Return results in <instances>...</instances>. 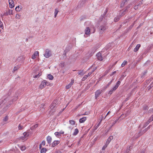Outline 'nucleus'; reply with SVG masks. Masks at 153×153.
<instances>
[{
  "instance_id": "58",
  "label": "nucleus",
  "mask_w": 153,
  "mask_h": 153,
  "mask_svg": "<svg viewBox=\"0 0 153 153\" xmlns=\"http://www.w3.org/2000/svg\"><path fill=\"white\" fill-rule=\"evenodd\" d=\"M55 153H62L59 151H57L55 152Z\"/></svg>"
},
{
  "instance_id": "49",
  "label": "nucleus",
  "mask_w": 153,
  "mask_h": 153,
  "mask_svg": "<svg viewBox=\"0 0 153 153\" xmlns=\"http://www.w3.org/2000/svg\"><path fill=\"white\" fill-rule=\"evenodd\" d=\"M107 11H108V10H107V9H106L105 10V12H104V15H105V14H106V13H107Z\"/></svg>"
},
{
  "instance_id": "39",
  "label": "nucleus",
  "mask_w": 153,
  "mask_h": 153,
  "mask_svg": "<svg viewBox=\"0 0 153 153\" xmlns=\"http://www.w3.org/2000/svg\"><path fill=\"white\" fill-rule=\"evenodd\" d=\"M88 77V76L86 75H85L82 79V81H84Z\"/></svg>"
},
{
  "instance_id": "20",
  "label": "nucleus",
  "mask_w": 153,
  "mask_h": 153,
  "mask_svg": "<svg viewBox=\"0 0 153 153\" xmlns=\"http://www.w3.org/2000/svg\"><path fill=\"white\" fill-rule=\"evenodd\" d=\"M140 44H137L136 45V47L134 49V51L135 52H136L138 50H139V48H140Z\"/></svg>"
},
{
  "instance_id": "44",
  "label": "nucleus",
  "mask_w": 153,
  "mask_h": 153,
  "mask_svg": "<svg viewBox=\"0 0 153 153\" xmlns=\"http://www.w3.org/2000/svg\"><path fill=\"white\" fill-rule=\"evenodd\" d=\"M38 126V124H36L35 125H34L33 126V127L34 128H36Z\"/></svg>"
},
{
  "instance_id": "48",
  "label": "nucleus",
  "mask_w": 153,
  "mask_h": 153,
  "mask_svg": "<svg viewBox=\"0 0 153 153\" xmlns=\"http://www.w3.org/2000/svg\"><path fill=\"white\" fill-rule=\"evenodd\" d=\"M103 17L102 16H101L99 20L100 21H102V20Z\"/></svg>"
},
{
  "instance_id": "28",
  "label": "nucleus",
  "mask_w": 153,
  "mask_h": 153,
  "mask_svg": "<svg viewBox=\"0 0 153 153\" xmlns=\"http://www.w3.org/2000/svg\"><path fill=\"white\" fill-rule=\"evenodd\" d=\"M114 79H112L106 85V86L104 87V88L106 89L111 84L112 81L114 80Z\"/></svg>"
},
{
  "instance_id": "25",
  "label": "nucleus",
  "mask_w": 153,
  "mask_h": 153,
  "mask_svg": "<svg viewBox=\"0 0 153 153\" xmlns=\"http://www.w3.org/2000/svg\"><path fill=\"white\" fill-rule=\"evenodd\" d=\"M78 132H79L78 129L77 128H76L75 129L74 131V132L73 135L74 136L76 135H77L78 134Z\"/></svg>"
},
{
  "instance_id": "34",
  "label": "nucleus",
  "mask_w": 153,
  "mask_h": 153,
  "mask_svg": "<svg viewBox=\"0 0 153 153\" xmlns=\"http://www.w3.org/2000/svg\"><path fill=\"white\" fill-rule=\"evenodd\" d=\"M20 148L22 151H24L26 149V147L25 146H20Z\"/></svg>"
},
{
  "instance_id": "64",
  "label": "nucleus",
  "mask_w": 153,
  "mask_h": 153,
  "mask_svg": "<svg viewBox=\"0 0 153 153\" xmlns=\"http://www.w3.org/2000/svg\"><path fill=\"white\" fill-rule=\"evenodd\" d=\"M102 117H103V119H104V117H103V116H102Z\"/></svg>"
},
{
  "instance_id": "29",
  "label": "nucleus",
  "mask_w": 153,
  "mask_h": 153,
  "mask_svg": "<svg viewBox=\"0 0 153 153\" xmlns=\"http://www.w3.org/2000/svg\"><path fill=\"white\" fill-rule=\"evenodd\" d=\"M47 151L46 149L45 148H42L40 151L41 153H45Z\"/></svg>"
},
{
  "instance_id": "24",
  "label": "nucleus",
  "mask_w": 153,
  "mask_h": 153,
  "mask_svg": "<svg viewBox=\"0 0 153 153\" xmlns=\"http://www.w3.org/2000/svg\"><path fill=\"white\" fill-rule=\"evenodd\" d=\"M7 120H8L7 116H5L4 117V118L3 119V125L6 124V122Z\"/></svg>"
},
{
  "instance_id": "31",
  "label": "nucleus",
  "mask_w": 153,
  "mask_h": 153,
  "mask_svg": "<svg viewBox=\"0 0 153 153\" xmlns=\"http://www.w3.org/2000/svg\"><path fill=\"white\" fill-rule=\"evenodd\" d=\"M120 19V16H117L114 19V21L115 22H117Z\"/></svg>"
},
{
  "instance_id": "46",
  "label": "nucleus",
  "mask_w": 153,
  "mask_h": 153,
  "mask_svg": "<svg viewBox=\"0 0 153 153\" xmlns=\"http://www.w3.org/2000/svg\"><path fill=\"white\" fill-rule=\"evenodd\" d=\"M115 147L116 149H117L119 147V146L118 144H116L115 146Z\"/></svg>"
},
{
  "instance_id": "63",
  "label": "nucleus",
  "mask_w": 153,
  "mask_h": 153,
  "mask_svg": "<svg viewBox=\"0 0 153 153\" xmlns=\"http://www.w3.org/2000/svg\"><path fill=\"white\" fill-rule=\"evenodd\" d=\"M152 119H153V115L152 116Z\"/></svg>"
},
{
  "instance_id": "41",
  "label": "nucleus",
  "mask_w": 153,
  "mask_h": 153,
  "mask_svg": "<svg viewBox=\"0 0 153 153\" xmlns=\"http://www.w3.org/2000/svg\"><path fill=\"white\" fill-rule=\"evenodd\" d=\"M153 120L152 118H151L149 120L147 121V124H149V123Z\"/></svg>"
},
{
  "instance_id": "54",
  "label": "nucleus",
  "mask_w": 153,
  "mask_h": 153,
  "mask_svg": "<svg viewBox=\"0 0 153 153\" xmlns=\"http://www.w3.org/2000/svg\"><path fill=\"white\" fill-rule=\"evenodd\" d=\"M147 108V106L145 105L144 107H143V108L144 109H146Z\"/></svg>"
},
{
  "instance_id": "5",
  "label": "nucleus",
  "mask_w": 153,
  "mask_h": 153,
  "mask_svg": "<svg viewBox=\"0 0 153 153\" xmlns=\"http://www.w3.org/2000/svg\"><path fill=\"white\" fill-rule=\"evenodd\" d=\"M48 83L46 80H44L41 82V84L39 86V88L40 89H42L43 88L45 87L46 85H48L47 84Z\"/></svg>"
},
{
  "instance_id": "33",
  "label": "nucleus",
  "mask_w": 153,
  "mask_h": 153,
  "mask_svg": "<svg viewBox=\"0 0 153 153\" xmlns=\"http://www.w3.org/2000/svg\"><path fill=\"white\" fill-rule=\"evenodd\" d=\"M127 63V62L126 61H124L121 64V66L123 67Z\"/></svg>"
},
{
  "instance_id": "37",
  "label": "nucleus",
  "mask_w": 153,
  "mask_h": 153,
  "mask_svg": "<svg viewBox=\"0 0 153 153\" xmlns=\"http://www.w3.org/2000/svg\"><path fill=\"white\" fill-rule=\"evenodd\" d=\"M70 123L72 125H74L75 124V122L74 120H70L69 121Z\"/></svg>"
},
{
  "instance_id": "21",
  "label": "nucleus",
  "mask_w": 153,
  "mask_h": 153,
  "mask_svg": "<svg viewBox=\"0 0 153 153\" xmlns=\"http://www.w3.org/2000/svg\"><path fill=\"white\" fill-rule=\"evenodd\" d=\"M86 120V117H83L79 119V122L80 123H83Z\"/></svg>"
},
{
  "instance_id": "50",
  "label": "nucleus",
  "mask_w": 153,
  "mask_h": 153,
  "mask_svg": "<svg viewBox=\"0 0 153 153\" xmlns=\"http://www.w3.org/2000/svg\"><path fill=\"white\" fill-rule=\"evenodd\" d=\"M68 51V50L67 49H66L65 50L64 52L67 53V52Z\"/></svg>"
},
{
  "instance_id": "56",
  "label": "nucleus",
  "mask_w": 153,
  "mask_h": 153,
  "mask_svg": "<svg viewBox=\"0 0 153 153\" xmlns=\"http://www.w3.org/2000/svg\"><path fill=\"white\" fill-rule=\"evenodd\" d=\"M145 151L144 150H143L142 151H141L140 153H145Z\"/></svg>"
},
{
  "instance_id": "3",
  "label": "nucleus",
  "mask_w": 153,
  "mask_h": 153,
  "mask_svg": "<svg viewBox=\"0 0 153 153\" xmlns=\"http://www.w3.org/2000/svg\"><path fill=\"white\" fill-rule=\"evenodd\" d=\"M56 104L55 103H52L50 106V114H53V113L55 112L56 110Z\"/></svg>"
},
{
  "instance_id": "38",
  "label": "nucleus",
  "mask_w": 153,
  "mask_h": 153,
  "mask_svg": "<svg viewBox=\"0 0 153 153\" xmlns=\"http://www.w3.org/2000/svg\"><path fill=\"white\" fill-rule=\"evenodd\" d=\"M108 145V144L106 143L102 148V150H104L107 147Z\"/></svg>"
},
{
  "instance_id": "22",
  "label": "nucleus",
  "mask_w": 153,
  "mask_h": 153,
  "mask_svg": "<svg viewBox=\"0 0 153 153\" xmlns=\"http://www.w3.org/2000/svg\"><path fill=\"white\" fill-rule=\"evenodd\" d=\"M22 7L21 6H18L15 8V10L17 11H20L22 9Z\"/></svg>"
},
{
  "instance_id": "8",
  "label": "nucleus",
  "mask_w": 153,
  "mask_h": 153,
  "mask_svg": "<svg viewBox=\"0 0 153 153\" xmlns=\"http://www.w3.org/2000/svg\"><path fill=\"white\" fill-rule=\"evenodd\" d=\"M23 136L21 137V138L22 140H24L26 139L29 135V133L27 132H24L23 133Z\"/></svg>"
},
{
  "instance_id": "35",
  "label": "nucleus",
  "mask_w": 153,
  "mask_h": 153,
  "mask_svg": "<svg viewBox=\"0 0 153 153\" xmlns=\"http://www.w3.org/2000/svg\"><path fill=\"white\" fill-rule=\"evenodd\" d=\"M41 75V73H39L38 74L36 75H35L34 76H33V77L34 78H37L39 77Z\"/></svg>"
},
{
  "instance_id": "45",
  "label": "nucleus",
  "mask_w": 153,
  "mask_h": 153,
  "mask_svg": "<svg viewBox=\"0 0 153 153\" xmlns=\"http://www.w3.org/2000/svg\"><path fill=\"white\" fill-rule=\"evenodd\" d=\"M134 8L135 10H137L138 9V7L137 5H136L134 7Z\"/></svg>"
},
{
  "instance_id": "60",
  "label": "nucleus",
  "mask_w": 153,
  "mask_h": 153,
  "mask_svg": "<svg viewBox=\"0 0 153 153\" xmlns=\"http://www.w3.org/2000/svg\"><path fill=\"white\" fill-rule=\"evenodd\" d=\"M87 114H86V112H85L84 114H83L82 115H86Z\"/></svg>"
},
{
  "instance_id": "32",
  "label": "nucleus",
  "mask_w": 153,
  "mask_h": 153,
  "mask_svg": "<svg viewBox=\"0 0 153 153\" xmlns=\"http://www.w3.org/2000/svg\"><path fill=\"white\" fill-rule=\"evenodd\" d=\"M19 68V67L18 65L14 67L13 68V71L14 72L15 71H17Z\"/></svg>"
},
{
  "instance_id": "17",
  "label": "nucleus",
  "mask_w": 153,
  "mask_h": 153,
  "mask_svg": "<svg viewBox=\"0 0 153 153\" xmlns=\"http://www.w3.org/2000/svg\"><path fill=\"white\" fill-rule=\"evenodd\" d=\"M150 125L149 126H148L147 128L145 129H144L142 132H140V135L139 136H140V135H142V134H143L145 132H146L149 128H150Z\"/></svg>"
},
{
  "instance_id": "2",
  "label": "nucleus",
  "mask_w": 153,
  "mask_h": 153,
  "mask_svg": "<svg viewBox=\"0 0 153 153\" xmlns=\"http://www.w3.org/2000/svg\"><path fill=\"white\" fill-rule=\"evenodd\" d=\"M120 82L118 81L115 85L113 88L111 90L109 91L108 94H112L113 92L116 89L118 88L119 85H120Z\"/></svg>"
},
{
  "instance_id": "62",
  "label": "nucleus",
  "mask_w": 153,
  "mask_h": 153,
  "mask_svg": "<svg viewBox=\"0 0 153 153\" xmlns=\"http://www.w3.org/2000/svg\"><path fill=\"white\" fill-rule=\"evenodd\" d=\"M94 71V70H93L91 72H93Z\"/></svg>"
},
{
  "instance_id": "42",
  "label": "nucleus",
  "mask_w": 153,
  "mask_h": 153,
  "mask_svg": "<svg viewBox=\"0 0 153 153\" xmlns=\"http://www.w3.org/2000/svg\"><path fill=\"white\" fill-rule=\"evenodd\" d=\"M142 2L141 1H140L139 2V4H138L137 5V7H138V8L140 7L141 5L142 4Z\"/></svg>"
},
{
  "instance_id": "40",
  "label": "nucleus",
  "mask_w": 153,
  "mask_h": 153,
  "mask_svg": "<svg viewBox=\"0 0 153 153\" xmlns=\"http://www.w3.org/2000/svg\"><path fill=\"white\" fill-rule=\"evenodd\" d=\"M45 141L44 140H43L42 141L41 144L40 145V147H41V145H42L43 146L45 145Z\"/></svg>"
},
{
  "instance_id": "6",
  "label": "nucleus",
  "mask_w": 153,
  "mask_h": 153,
  "mask_svg": "<svg viewBox=\"0 0 153 153\" xmlns=\"http://www.w3.org/2000/svg\"><path fill=\"white\" fill-rule=\"evenodd\" d=\"M106 28V26L105 25L100 26L99 28L100 33H102L103 32H104Z\"/></svg>"
},
{
  "instance_id": "23",
  "label": "nucleus",
  "mask_w": 153,
  "mask_h": 153,
  "mask_svg": "<svg viewBox=\"0 0 153 153\" xmlns=\"http://www.w3.org/2000/svg\"><path fill=\"white\" fill-rule=\"evenodd\" d=\"M103 120V117H102V118H101V119L100 121V122H99V123L97 125V126H96L95 127V128H94V130H96L98 128V127H99V126H100V124H101V121H102V120Z\"/></svg>"
},
{
  "instance_id": "43",
  "label": "nucleus",
  "mask_w": 153,
  "mask_h": 153,
  "mask_svg": "<svg viewBox=\"0 0 153 153\" xmlns=\"http://www.w3.org/2000/svg\"><path fill=\"white\" fill-rule=\"evenodd\" d=\"M23 126L21 125L20 124L19 125L18 128L19 130L22 129L23 128Z\"/></svg>"
},
{
  "instance_id": "13",
  "label": "nucleus",
  "mask_w": 153,
  "mask_h": 153,
  "mask_svg": "<svg viewBox=\"0 0 153 153\" xmlns=\"http://www.w3.org/2000/svg\"><path fill=\"white\" fill-rule=\"evenodd\" d=\"M74 82V80H72L71 82H70V83L66 86V88L67 89H68L69 88L71 87V85H73Z\"/></svg>"
},
{
  "instance_id": "53",
  "label": "nucleus",
  "mask_w": 153,
  "mask_h": 153,
  "mask_svg": "<svg viewBox=\"0 0 153 153\" xmlns=\"http://www.w3.org/2000/svg\"><path fill=\"white\" fill-rule=\"evenodd\" d=\"M148 124H147V122H146V124H145V125L143 127V128H144L146 127Z\"/></svg>"
},
{
  "instance_id": "27",
  "label": "nucleus",
  "mask_w": 153,
  "mask_h": 153,
  "mask_svg": "<svg viewBox=\"0 0 153 153\" xmlns=\"http://www.w3.org/2000/svg\"><path fill=\"white\" fill-rule=\"evenodd\" d=\"M59 12L57 8H56L55 9L54 11V17L56 18V16L57 14Z\"/></svg>"
},
{
  "instance_id": "59",
  "label": "nucleus",
  "mask_w": 153,
  "mask_h": 153,
  "mask_svg": "<svg viewBox=\"0 0 153 153\" xmlns=\"http://www.w3.org/2000/svg\"><path fill=\"white\" fill-rule=\"evenodd\" d=\"M151 85H152V86H153V82L152 83Z\"/></svg>"
},
{
  "instance_id": "15",
  "label": "nucleus",
  "mask_w": 153,
  "mask_h": 153,
  "mask_svg": "<svg viewBox=\"0 0 153 153\" xmlns=\"http://www.w3.org/2000/svg\"><path fill=\"white\" fill-rule=\"evenodd\" d=\"M97 59L100 61H101L102 59V57L101 56V54L100 53H99L97 54Z\"/></svg>"
},
{
  "instance_id": "47",
  "label": "nucleus",
  "mask_w": 153,
  "mask_h": 153,
  "mask_svg": "<svg viewBox=\"0 0 153 153\" xmlns=\"http://www.w3.org/2000/svg\"><path fill=\"white\" fill-rule=\"evenodd\" d=\"M110 113V111H109L108 113H107V114H106V116H105V117H104V119H105L106 117Z\"/></svg>"
},
{
  "instance_id": "30",
  "label": "nucleus",
  "mask_w": 153,
  "mask_h": 153,
  "mask_svg": "<svg viewBox=\"0 0 153 153\" xmlns=\"http://www.w3.org/2000/svg\"><path fill=\"white\" fill-rule=\"evenodd\" d=\"M48 77L50 80H52L53 78V76L50 74L48 75Z\"/></svg>"
},
{
  "instance_id": "51",
  "label": "nucleus",
  "mask_w": 153,
  "mask_h": 153,
  "mask_svg": "<svg viewBox=\"0 0 153 153\" xmlns=\"http://www.w3.org/2000/svg\"><path fill=\"white\" fill-rule=\"evenodd\" d=\"M116 73V71H114L111 74V76L113 75L114 74Z\"/></svg>"
},
{
  "instance_id": "55",
  "label": "nucleus",
  "mask_w": 153,
  "mask_h": 153,
  "mask_svg": "<svg viewBox=\"0 0 153 153\" xmlns=\"http://www.w3.org/2000/svg\"><path fill=\"white\" fill-rule=\"evenodd\" d=\"M63 55L65 57H66V53L64 52Z\"/></svg>"
},
{
  "instance_id": "9",
  "label": "nucleus",
  "mask_w": 153,
  "mask_h": 153,
  "mask_svg": "<svg viewBox=\"0 0 153 153\" xmlns=\"http://www.w3.org/2000/svg\"><path fill=\"white\" fill-rule=\"evenodd\" d=\"M102 91V90L100 91V90H97L95 93V98L97 99V98L99 97V95L101 94Z\"/></svg>"
},
{
  "instance_id": "14",
  "label": "nucleus",
  "mask_w": 153,
  "mask_h": 153,
  "mask_svg": "<svg viewBox=\"0 0 153 153\" xmlns=\"http://www.w3.org/2000/svg\"><path fill=\"white\" fill-rule=\"evenodd\" d=\"M25 58L23 56H19L17 59V61L18 62H22L24 59Z\"/></svg>"
},
{
  "instance_id": "18",
  "label": "nucleus",
  "mask_w": 153,
  "mask_h": 153,
  "mask_svg": "<svg viewBox=\"0 0 153 153\" xmlns=\"http://www.w3.org/2000/svg\"><path fill=\"white\" fill-rule=\"evenodd\" d=\"M47 140L48 144H50L51 142L52 138L50 136H48L47 137Z\"/></svg>"
},
{
  "instance_id": "4",
  "label": "nucleus",
  "mask_w": 153,
  "mask_h": 153,
  "mask_svg": "<svg viewBox=\"0 0 153 153\" xmlns=\"http://www.w3.org/2000/svg\"><path fill=\"white\" fill-rule=\"evenodd\" d=\"M44 56L46 58H48L51 55V53L50 50L48 49H47L45 51V53L44 54Z\"/></svg>"
},
{
  "instance_id": "36",
  "label": "nucleus",
  "mask_w": 153,
  "mask_h": 153,
  "mask_svg": "<svg viewBox=\"0 0 153 153\" xmlns=\"http://www.w3.org/2000/svg\"><path fill=\"white\" fill-rule=\"evenodd\" d=\"M21 17V15L19 14H16V18L17 19H19Z\"/></svg>"
},
{
  "instance_id": "12",
  "label": "nucleus",
  "mask_w": 153,
  "mask_h": 153,
  "mask_svg": "<svg viewBox=\"0 0 153 153\" xmlns=\"http://www.w3.org/2000/svg\"><path fill=\"white\" fill-rule=\"evenodd\" d=\"M113 139V136H110L107 139L106 143L108 145L111 141Z\"/></svg>"
},
{
  "instance_id": "16",
  "label": "nucleus",
  "mask_w": 153,
  "mask_h": 153,
  "mask_svg": "<svg viewBox=\"0 0 153 153\" xmlns=\"http://www.w3.org/2000/svg\"><path fill=\"white\" fill-rule=\"evenodd\" d=\"M59 143V140H55L52 143V146L53 147H54Z\"/></svg>"
},
{
  "instance_id": "7",
  "label": "nucleus",
  "mask_w": 153,
  "mask_h": 153,
  "mask_svg": "<svg viewBox=\"0 0 153 153\" xmlns=\"http://www.w3.org/2000/svg\"><path fill=\"white\" fill-rule=\"evenodd\" d=\"M12 14H13V10L8 9L6 10V12L4 13V15L7 16L8 15H11Z\"/></svg>"
},
{
  "instance_id": "61",
  "label": "nucleus",
  "mask_w": 153,
  "mask_h": 153,
  "mask_svg": "<svg viewBox=\"0 0 153 153\" xmlns=\"http://www.w3.org/2000/svg\"><path fill=\"white\" fill-rule=\"evenodd\" d=\"M127 0H126L125 1V2H124V4H125V3H126V2H127Z\"/></svg>"
},
{
  "instance_id": "26",
  "label": "nucleus",
  "mask_w": 153,
  "mask_h": 153,
  "mask_svg": "<svg viewBox=\"0 0 153 153\" xmlns=\"http://www.w3.org/2000/svg\"><path fill=\"white\" fill-rule=\"evenodd\" d=\"M78 73L79 75L82 76L83 75L85 74V73L83 72V70L79 71Z\"/></svg>"
},
{
  "instance_id": "57",
  "label": "nucleus",
  "mask_w": 153,
  "mask_h": 153,
  "mask_svg": "<svg viewBox=\"0 0 153 153\" xmlns=\"http://www.w3.org/2000/svg\"><path fill=\"white\" fill-rule=\"evenodd\" d=\"M1 23H2V22H1V26H0V27H1V28L2 29H3V28H2L3 27H2V25H1Z\"/></svg>"
},
{
  "instance_id": "1",
  "label": "nucleus",
  "mask_w": 153,
  "mask_h": 153,
  "mask_svg": "<svg viewBox=\"0 0 153 153\" xmlns=\"http://www.w3.org/2000/svg\"><path fill=\"white\" fill-rule=\"evenodd\" d=\"M95 31V29L94 26H92L91 28L89 27H87L85 30L84 36H85V35L89 36L91 33H94Z\"/></svg>"
},
{
  "instance_id": "10",
  "label": "nucleus",
  "mask_w": 153,
  "mask_h": 153,
  "mask_svg": "<svg viewBox=\"0 0 153 153\" xmlns=\"http://www.w3.org/2000/svg\"><path fill=\"white\" fill-rule=\"evenodd\" d=\"M39 55V52L38 51H36L32 55L31 58L33 59H36L37 56Z\"/></svg>"
},
{
  "instance_id": "52",
  "label": "nucleus",
  "mask_w": 153,
  "mask_h": 153,
  "mask_svg": "<svg viewBox=\"0 0 153 153\" xmlns=\"http://www.w3.org/2000/svg\"><path fill=\"white\" fill-rule=\"evenodd\" d=\"M92 73V72H90V73H89L88 75H87L88 76H88H89L91 75V74Z\"/></svg>"
},
{
  "instance_id": "11",
  "label": "nucleus",
  "mask_w": 153,
  "mask_h": 153,
  "mask_svg": "<svg viewBox=\"0 0 153 153\" xmlns=\"http://www.w3.org/2000/svg\"><path fill=\"white\" fill-rule=\"evenodd\" d=\"M9 3V6L10 8H13L14 7V2L13 0H8Z\"/></svg>"
},
{
  "instance_id": "19",
  "label": "nucleus",
  "mask_w": 153,
  "mask_h": 153,
  "mask_svg": "<svg viewBox=\"0 0 153 153\" xmlns=\"http://www.w3.org/2000/svg\"><path fill=\"white\" fill-rule=\"evenodd\" d=\"M64 132L63 131H60L59 132H56L54 133L55 135L57 137L58 136L60 135L61 134H64Z\"/></svg>"
}]
</instances>
